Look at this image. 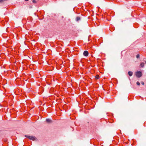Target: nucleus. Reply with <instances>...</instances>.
<instances>
[{"label": "nucleus", "mask_w": 146, "mask_h": 146, "mask_svg": "<svg viewBox=\"0 0 146 146\" xmlns=\"http://www.w3.org/2000/svg\"><path fill=\"white\" fill-rule=\"evenodd\" d=\"M136 76L138 78H140L142 76L141 72L140 71H137L136 72Z\"/></svg>", "instance_id": "f03ea898"}, {"label": "nucleus", "mask_w": 146, "mask_h": 146, "mask_svg": "<svg viewBox=\"0 0 146 146\" xmlns=\"http://www.w3.org/2000/svg\"><path fill=\"white\" fill-rule=\"evenodd\" d=\"M133 72L131 71H129L128 72V74L130 76H132L133 75Z\"/></svg>", "instance_id": "39448f33"}, {"label": "nucleus", "mask_w": 146, "mask_h": 146, "mask_svg": "<svg viewBox=\"0 0 146 146\" xmlns=\"http://www.w3.org/2000/svg\"><path fill=\"white\" fill-rule=\"evenodd\" d=\"M139 57H140V55H139V54H137V55H136V57L137 58H139Z\"/></svg>", "instance_id": "1a4fd4ad"}, {"label": "nucleus", "mask_w": 146, "mask_h": 146, "mask_svg": "<svg viewBox=\"0 0 146 146\" xmlns=\"http://www.w3.org/2000/svg\"><path fill=\"white\" fill-rule=\"evenodd\" d=\"M6 0H0V2L5 1Z\"/></svg>", "instance_id": "f8f14e48"}, {"label": "nucleus", "mask_w": 146, "mask_h": 146, "mask_svg": "<svg viewBox=\"0 0 146 146\" xmlns=\"http://www.w3.org/2000/svg\"><path fill=\"white\" fill-rule=\"evenodd\" d=\"M140 65L141 67L143 68L144 66V63L143 62H142L141 63Z\"/></svg>", "instance_id": "423d86ee"}, {"label": "nucleus", "mask_w": 146, "mask_h": 146, "mask_svg": "<svg viewBox=\"0 0 146 146\" xmlns=\"http://www.w3.org/2000/svg\"><path fill=\"white\" fill-rule=\"evenodd\" d=\"M25 137L27 138H28L29 139L33 141L35 140L36 139V137L33 136H29L25 135Z\"/></svg>", "instance_id": "f257e3e1"}, {"label": "nucleus", "mask_w": 146, "mask_h": 146, "mask_svg": "<svg viewBox=\"0 0 146 146\" xmlns=\"http://www.w3.org/2000/svg\"><path fill=\"white\" fill-rule=\"evenodd\" d=\"M88 52L86 50L83 53V54L84 56H87L88 55Z\"/></svg>", "instance_id": "7ed1b4c3"}, {"label": "nucleus", "mask_w": 146, "mask_h": 146, "mask_svg": "<svg viewBox=\"0 0 146 146\" xmlns=\"http://www.w3.org/2000/svg\"><path fill=\"white\" fill-rule=\"evenodd\" d=\"M32 2L34 3H36V1H35V0H33Z\"/></svg>", "instance_id": "9d476101"}, {"label": "nucleus", "mask_w": 146, "mask_h": 146, "mask_svg": "<svg viewBox=\"0 0 146 146\" xmlns=\"http://www.w3.org/2000/svg\"><path fill=\"white\" fill-rule=\"evenodd\" d=\"M25 0V1H29V0Z\"/></svg>", "instance_id": "4468645a"}, {"label": "nucleus", "mask_w": 146, "mask_h": 146, "mask_svg": "<svg viewBox=\"0 0 146 146\" xmlns=\"http://www.w3.org/2000/svg\"><path fill=\"white\" fill-rule=\"evenodd\" d=\"M46 121L48 123H50L51 122V120L50 119H46Z\"/></svg>", "instance_id": "20e7f679"}, {"label": "nucleus", "mask_w": 146, "mask_h": 146, "mask_svg": "<svg viewBox=\"0 0 146 146\" xmlns=\"http://www.w3.org/2000/svg\"><path fill=\"white\" fill-rule=\"evenodd\" d=\"M136 84L138 85H139L140 84V83L139 82H137L136 83Z\"/></svg>", "instance_id": "9b49d317"}, {"label": "nucleus", "mask_w": 146, "mask_h": 146, "mask_svg": "<svg viewBox=\"0 0 146 146\" xmlns=\"http://www.w3.org/2000/svg\"><path fill=\"white\" fill-rule=\"evenodd\" d=\"M141 83L142 85H144V82H141Z\"/></svg>", "instance_id": "ddd939ff"}, {"label": "nucleus", "mask_w": 146, "mask_h": 146, "mask_svg": "<svg viewBox=\"0 0 146 146\" xmlns=\"http://www.w3.org/2000/svg\"><path fill=\"white\" fill-rule=\"evenodd\" d=\"M80 17H77L76 19V21H79L80 20Z\"/></svg>", "instance_id": "0eeeda50"}, {"label": "nucleus", "mask_w": 146, "mask_h": 146, "mask_svg": "<svg viewBox=\"0 0 146 146\" xmlns=\"http://www.w3.org/2000/svg\"><path fill=\"white\" fill-rule=\"evenodd\" d=\"M145 63H146V61H145Z\"/></svg>", "instance_id": "2eb2a0df"}, {"label": "nucleus", "mask_w": 146, "mask_h": 146, "mask_svg": "<svg viewBox=\"0 0 146 146\" xmlns=\"http://www.w3.org/2000/svg\"><path fill=\"white\" fill-rule=\"evenodd\" d=\"M95 78L97 79H98L99 78V76L98 75H97L95 76Z\"/></svg>", "instance_id": "6e6552de"}]
</instances>
